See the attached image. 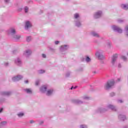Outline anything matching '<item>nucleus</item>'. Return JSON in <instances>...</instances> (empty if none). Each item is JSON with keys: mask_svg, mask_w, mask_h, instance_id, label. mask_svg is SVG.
I'll list each match as a JSON object with an SVG mask.
<instances>
[{"mask_svg": "<svg viewBox=\"0 0 128 128\" xmlns=\"http://www.w3.org/2000/svg\"><path fill=\"white\" fill-rule=\"evenodd\" d=\"M113 110V112H116L118 110V108H116V107L114 106V105L112 104H108L106 108H98L96 110V112L97 114H102V112H106L108 110Z\"/></svg>", "mask_w": 128, "mask_h": 128, "instance_id": "1", "label": "nucleus"}, {"mask_svg": "<svg viewBox=\"0 0 128 128\" xmlns=\"http://www.w3.org/2000/svg\"><path fill=\"white\" fill-rule=\"evenodd\" d=\"M8 32L9 34H11L12 37L13 38L14 40H18L20 38V35L16 34V29L14 28H10V30H8Z\"/></svg>", "mask_w": 128, "mask_h": 128, "instance_id": "2", "label": "nucleus"}, {"mask_svg": "<svg viewBox=\"0 0 128 128\" xmlns=\"http://www.w3.org/2000/svg\"><path fill=\"white\" fill-rule=\"evenodd\" d=\"M114 80H108L106 82V84L104 85V88L105 90H108L110 88H111L112 86H114Z\"/></svg>", "mask_w": 128, "mask_h": 128, "instance_id": "3", "label": "nucleus"}, {"mask_svg": "<svg viewBox=\"0 0 128 128\" xmlns=\"http://www.w3.org/2000/svg\"><path fill=\"white\" fill-rule=\"evenodd\" d=\"M112 29L114 32H118V34H122V29L116 25H113L112 26Z\"/></svg>", "mask_w": 128, "mask_h": 128, "instance_id": "4", "label": "nucleus"}, {"mask_svg": "<svg viewBox=\"0 0 128 128\" xmlns=\"http://www.w3.org/2000/svg\"><path fill=\"white\" fill-rule=\"evenodd\" d=\"M95 54L98 60H104V56L102 52H97Z\"/></svg>", "mask_w": 128, "mask_h": 128, "instance_id": "5", "label": "nucleus"}, {"mask_svg": "<svg viewBox=\"0 0 128 128\" xmlns=\"http://www.w3.org/2000/svg\"><path fill=\"white\" fill-rule=\"evenodd\" d=\"M116 60H118V54H113L111 61V62L113 66H116Z\"/></svg>", "mask_w": 128, "mask_h": 128, "instance_id": "6", "label": "nucleus"}, {"mask_svg": "<svg viewBox=\"0 0 128 128\" xmlns=\"http://www.w3.org/2000/svg\"><path fill=\"white\" fill-rule=\"evenodd\" d=\"M102 15V11H98L94 14V18H100Z\"/></svg>", "mask_w": 128, "mask_h": 128, "instance_id": "7", "label": "nucleus"}, {"mask_svg": "<svg viewBox=\"0 0 128 128\" xmlns=\"http://www.w3.org/2000/svg\"><path fill=\"white\" fill-rule=\"evenodd\" d=\"M22 78H24V76L22 75H17L12 78V80L13 82H18V80H20Z\"/></svg>", "mask_w": 128, "mask_h": 128, "instance_id": "8", "label": "nucleus"}, {"mask_svg": "<svg viewBox=\"0 0 128 128\" xmlns=\"http://www.w3.org/2000/svg\"><path fill=\"white\" fill-rule=\"evenodd\" d=\"M24 56L26 58H28L30 54H32V50H25L23 54Z\"/></svg>", "mask_w": 128, "mask_h": 128, "instance_id": "9", "label": "nucleus"}, {"mask_svg": "<svg viewBox=\"0 0 128 128\" xmlns=\"http://www.w3.org/2000/svg\"><path fill=\"white\" fill-rule=\"evenodd\" d=\"M68 48V45L62 46L60 48V52H66Z\"/></svg>", "mask_w": 128, "mask_h": 128, "instance_id": "10", "label": "nucleus"}, {"mask_svg": "<svg viewBox=\"0 0 128 128\" xmlns=\"http://www.w3.org/2000/svg\"><path fill=\"white\" fill-rule=\"evenodd\" d=\"M118 118L120 120H122L124 122L126 120V115L120 114L118 116Z\"/></svg>", "mask_w": 128, "mask_h": 128, "instance_id": "11", "label": "nucleus"}, {"mask_svg": "<svg viewBox=\"0 0 128 128\" xmlns=\"http://www.w3.org/2000/svg\"><path fill=\"white\" fill-rule=\"evenodd\" d=\"M15 63L19 66H22V62L20 58H17L16 60H15Z\"/></svg>", "mask_w": 128, "mask_h": 128, "instance_id": "12", "label": "nucleus"}, {"mask_svg": "<svg viewBox=\"0 0 128 128\" xmlns=\"http://www.w3.org/2000/svg\"><path fill=\"white\" fill-rule=\"evenodd\" d=\"M30 28H32V24L30 21L26 22L25 24V30H28Z\"/></svg>", "mask_w": 128, "mask_h": 128, "instance_id": "13", "label": "nucleus"}, {"mask_svg": "<svg viewBox=\"0 0 128 128\" xmlns=\"http://www.w3.org/2000/svg\"><path fill=\"white\" fill-rule=\"evenodd\" d=\"M75 26L78 28H80L82 26V22H80V20H74Z\"/></svg>", "mask_w": 128, "mask_h": 128, "instance_id": "14", "label": "nucleus"}, {"mask_svg": "<svg viewBox=\"0 0 128 128\" xmlns=\"http://www.w3.org/2000/svg\"><path fill=\"white\" fill-rule=\"evenodd\" d=\"M0 94L1 96H8L12 94V92H0Z\"/></svg>", "mask_w": 128, "mask_h": 128, "instance_id": "15", "label": "nucleus"}, {"mask_svg": "<svg viewBox=\"0 0 128 128\" xmlns=\"http://www.w3.org/2000/svg\"><path fill=\"white\" fill-rule=\"evenodd\" d=\"M48 90V87L46 85H44L40 88V92H46Z\"/></svg>", "mask_w": 128, "mask_h": 128, "instance_id": "16", "label": "nucleus"}, {"mask_svg": "<svg viewBox=\"0 0 128 128\" xmlns=\"http://www.w3.org/2000/svg\"><path fill=\"white\" fill-rule=\"evenodd\" d=\"M24 90L26 94H32V90L30 88H25L24 89Z\"/></svg>", "mask_w": 128, "mask_h": 128, "instance_id": "17", "label": "nucleus"}, {"mask_svg": "<svg viewBox=\"0 0 128 128\" xmlns=\"http://www.w3.org/2000/svg\"><path fill=\"white\" fill-rule=\"evenodd\" d=\"M52 92H54V90L50 89L47 91L46 94L48 96H52Z\"/></svg>", "mask_w": 128, "mask_h": 128, "instance_id": "18", "label": "nucleus"}, {"mask_svg": "<svg viewBox=\"0 0 128 128\" xmlns=\"http://www.w3.org/2000/svg\"><path fill=\"white\" fill-rule=\"evenodd\" d=\"M74 20H80V14H78V13L74 14Z\"/></svg>", "mask_w": 128, "mask_h": 128, "instance_id": "19", "label": "nucleus"}, {"mask_svg": "<svg viewBox=\"0 0 128 128\" xmlns=\"http://www.w3.org/2000/svg\"><path fill=\"white\" fill-rule=\"evenodd\" d=\"M72 102L74 104H82V102L78 100H72Z\"/></svg>", "mask_w": 128, "mask_h": 128, "instance_id": "20", "label": "nucleus"}, {"mask_svg": "<svg viewBox=\"0 0 128 128\" xmlns=\"http://www.w3.org/2000/svg\"><path fill=\"white\" fill-rule=\"evenodd\" d=\"M92 36H94L95 38H100V34H98V32H92Z\"/></svg>", "mask_w": 128, "mask_h": 128, "instance_id": "21", "label": "nucleus"}, {"mask_svg": "<svg viewBox=\"0 0 128 128\" xmlns=\"http://www.w3.org/2000/svg\"><path fill=\"white\" fill-rule=\"evenodd\" d=\"M121 8L123 10H128V4H122Z\"/></svg>", "mask_w": 128, "mask_h": 128, "instance_id": "22", "label": "nucleus"}, {"mask_svg": "<svg viewBox=\"0 0 128 128\" xmlns=\"http://www.w3.org/2000/svg\"><path fill=\"white\" fill-rule=\"evenodd\" d=\"M6 121H2L0 123V126H6Z\"/></svg>", "mask_w": 128, "mask_h": 128, "instance_id": "23", "label": "nucleus"}, {"mask_svg": "<svg viewBox=\"0 0 128 128\" xmlns=\"http://www.w3.org/2000/svg\"><path fill=\"white\" fill-rule=\"evenodd\" d=\"M24 114L22 112H20L18 114V116L19 118H22V116H24Z\"/></svg>", "mask_w": 128, "mask_h": 128, "instance_id": "24", "label": "nucleus"}, {"mask_svg": "<svg viewBox=\"0 0 128 128\" xmlns=\"http://www.w3.org/2000/svg\"><path fill=\"white\" fill-rule=\"evenodd\" d=\"M118 22L119 24H122V22H124V20L119 19L118 20Z\"/></svg>", "mask_w": 128, "mask_h": 128, "instance_id": "25", "label": "nucleus"}, {"mask_svg": "<svg viewBox=\"0 0 128 128\" xmlns=\"http://www.w3.org/2000/svg\"><path fill=\"white\" fill-rule=\"evenodd\" d=\"M24 12H26H26H28V6L24 7Z\"/></svg>", "mask_w": 128, "mask_h": 128, "instance_id": "26", "label": "nucleus"}, {"mask_svg": "<svg viewBox=\"0 0 128 128\" xmlns=\"http://www.w3.org/2000/svg\"><path fill=\"white\" fill-rule=\"evenodd\" d=\"M86 62H90V57L87 56L86 58Z\"/></svg>", "mask_w": 128, "mask_h": 128, "instance_id": "27", "label": "nucleus"}, {"mask_svg": "<svg viewBox=\"0 0 128 128\" xmlns=\"http://www.w3.org/2000/svg\"><path fill=\"white\" fill-rule=\"evenodd\" d=\"M26 40L27 42H30V40H32V37L30 36H29L26 38Z\"/></svg>", "mask_w": 128, "mask_h": 128, "instance_id": "28", "label": "nucleus"}, {"mask_svg": "<svg viewBox=\"0 0 128 128\" xmlns=\"http://www.w3.org/2000/svg\"><path fill=\"white\" fill-rule=\"evenodd\" d=\"M44 72H45L44 70H39L38 71V74H44Z\"/></svg>", "mask_w": 128, "mask_h": 128, "instance_id": "29", "label": "nucleus"}, {"mask_svg": "<svg viewBox=\"0 0 128 128\" xmlns=\"http://www.w3.org/2000/svg\"><path fill=\"white\" fill-rule=\"evenodd\" d=\"M80 128H88V126L86 125H80Z\"/></svg>", "mask_w": 128, "mask_h": 128, "instance_id": "30", "label": "nucleus"}, {"mask_svg": "<svg viewBox=\"0 0 128 128\" xmlns=\"http://www.w3.org/2000/svg\"><path fill=\"white\" fill-rule=\"evenodd\" d=\"M107 46L108 48H110V46H112V42H108L107 43Z\"/></svg>", "mask_w": 128, "mask_h": 128, "instance_id": "31", "label": "nucleus"}, {"mask_svg": "<svg viewBox=\"0 0 128 128\" xmlns=\"http://www.w3.org/2000/svg\"><path fill=\"white\" fill-rule=\"evenodd\" d=\"M122 60H124L125 62H126V60H127V58H126V56H122Z\"/></svg>", "mask_w": 128, "mask_h": 128, "instance_id": "32", "label": "nucleus"}, {"mask_svg": "<svg viewBox=\"0 0 128 128\" xmlns=\"http://www.w3.org/2000/svg\"><path fill=\"white\" fill-rule=\"evenodd\" d=\"M70 72H68L66 74V78H68V76H70Z\"/></svg>", "mask_w": 128, "mask_h": 128, "instance_id": "33", "label": "nucleus"}, {"mask_svg": "<svg viewBox=\"0 0 128 128\" xmlns=\"http://www.w3.org/2000/svg\"><path fill=\"white\" fill-rule=\"evenodd\" d=\"M110 96H116V93L112 92L110 94Z\"/></svg>", "mask_w": 128, "mask_h": 128, "instance_id": "34", "label": "nucleus"}, {"mask_svg": "<svg viewBox=\"0 0 128 128\" xmlns=\"http://www.w3.org/2000/svg\"><path fill=\"white\" fill-rule=\"evenodd\" d=\"M38 84H40V80H37L36 82V86H38Z\"/></svg>", "mask_w": 128, "mask_h": 128, "instance_id": "35", "label": "nucleus"}, {"mask_svg": "<svg viewBox=\"0 0 128 128\" xmlns=\"http://www.w3.org/2000/svg\"><path fill=\"white\" fill-rule=\"evenodd\" d=\"M42 57L44 58H46V54H42Z\"/></svg>", "mask_w": 128, "mask_h": 128, "instance_id": "36", "label": "nucleus"}, {"mask_svg": "<svg viewBox=\"0 0 128 128\" xmlns=\"http://www.w3.org/2000/svg\"><path fill=\"white\" fill-rule=\"evenodd\" d=\"M84 98V100H88V98H90L89 97H88V96H84V98Z\"/></svg>", "mask_w": 128, "mask_h": 128, "instance_id": "37", "label": "nucleus"}, {"mask_svg": "<svg viewBox=\"0 0 128 128\" xmlns=\"http://www.w3.org/2000/svg\"><path fill=\"white\" fill-rule=\"evenodd\" d=\"M118 102H120V104H122L124 102L122 101V100H118Z\"/></svg>", "mask_w": 128, "mask_h": 128, "instance_id": "38", "label": "nucleus"}, {"mask_svg": "<svg viewBox=\"0 0 128 128\" xmlns=\"http://www.w3.org/2000/svg\"><path fill=\"white\" fill-rule=\"evenodd\" d=\"M54 44H60V41H55Z\"/></svg>", "mask_w": 128, "mask_h": 128, "instance_id": "39", "label": "nucleus"}, {"mask_svg": "<svg viewBox=\"0 0 128 128\" xmlns=\"http://www.w3.org/2000/svg\"><path fill=\"white\" fill-rule=\"evenodd\" d=\"M4 2L6 4H8L10 2V0H4Z\"/></svg>", "mask_w": 128, "mask_h": 128, "instance_id": "40", "label": "nucleus"}, {"mask_svg": "<svg viewBox=\"0 0 128 128\" xmlns=\"http://www.w3.org/2000/svg\"><path fill=\"white\" fill-rule=\"evenodd\" d=\"M50 50H51L52 52H54V49L52 48H50Z\"/></svg>", "mask_w": 128, "mask_h": 128, "instance_id": "41", "label": "nucleus"}, {"mask_svg": "<svg viewBox=\"0 0 128 128\" xmlns=\"http://www.w3.org/2000/svg\"><path fill=\"white\" fill-rule=\"evenodd\" d=\"M34 120H30V124H34Z\"/></svg>", "mask_w": 128, "mask_h": 128, "instance_id": "42", "label": "nucleus"}, {"mask_svg": "<svg viewBox=\"0 0 128 128\" xmlns=\"http://www.w3.org/2000/svg\"><path fill=\"white\" fill-rule=\"evenodd\" d=\"M4 66H8V62L4 63Z\"/></svg>", "mask_w": 128, "mask_h": 128, "instance_id": "43", "label": "nucleus"}, {"mask_svg": "<svg viewBox=\"0 0 128 128\" xmlns=\"http://www.w3.org/2000/svg\"><path fill=\"white\" fill-rule=\"evenodd\" d=\"M2 110H4V108H0V114L1 112H2Z\"/></svg>", "mask_w": 128, "mask_h": 128, "instance_id": "44", "label": "nucleus"}, {"mask_svg": "<svg viewBox=\"0 0 128 128\" xmlns=\"http://www.w3.org/2000/svg\"><path fill=\"white\" fill-rule=\"evenodd\" d=\"M44 124V121L43 120L40 121V124Z\"/></svg>", "mask_w": 128, "mask_h": 128, "instance_id": "45", "label": "nucleus"}, {"mask_svg": "<svg viewBox=\"0 0 128 128\" xmlns=\"http://www.w3.org/2000/svg\"><path fill=\"white\" fill-rule=\"evenodd\" d=\"M77 88L76 86H74V87L72 86V87L71 88V90H72V88H74V89L75 90V88Z\"/></svg>", "mask_w": 128, "mask_h": 128, "instance_id": "46", "label": "nucleus"}, {"mask_svg": "<svg viewBox=\"0 0 128 128\" xmlns=\"http://www.w3.org/2000/svg\"><path fill=\"white\" fill-rule=\"evenodd\" d=\"M118 68H122V65H120V64H118Z\"/></svg>", "mask_w": 128, "mask_h": 128, "instance_id": "47", "label": "nucleus"}, {"mask_svg": "<svg viewBox=\"0 0 128 128\" xmlns=\"http://www.w3.org/2000/svg\"><path fill=\"white\" fill-rule=\"evenodd\" d=\"M22 8H19L18 9V12H22Z\"/></svg>", "mask_w": 128, "mask_h": 128, "instance_id": "48", "label": "nucleus"}, {"mask_svg": "<svg viewBox=\"0 0 128 128\" xmlns=\"http://www.w3.org/2000/svg\"><path fill=\"white\" fill-rule=\"evenodd\" d=\"M25 84H28V80H25L24 81Z\"/></svg>", "mask_w": 128, "mask_h": 128, "instance_id": "49", "label": "nucleus"}, {"mask_svg": "<svg viewBox=\"0 0 128 128\" xmlns=\"http://www.w3.org/2000/svg\"><path fill=\"white\" fill-rule=\"evenodd\" d=\"M117 82H120V78H118L117 80Z\"/></svg>", "mask_w": 128, "mask_h": 128, "instance_id": "50", "label": "nucleus"}, {"mask_svg": "<svg viewBox=\"0 0 128 128\" xmlns=\"http://www.w3.org/2000/svg\"><path fill=\"white\" fill-rule=\"evenodd\" d=\"M4 102V99H3L2 100H0V102Z\"/></svg>", "mask_w": 128, "mask_h": 128, "instance_id": "51", "label": "nucleus"}, {"mask_svg": "<svg viewBox=\"0 0 128 128\" xmlns=\"http://www.w3.org/2000/svg\"><path fill=\"white\" fill-rule=\"evenodd\" d=\"M123 128H128V126H124Z\"/></svg>", "mask_w": 128, "mask_h": 128, "instance_id": "52", "label": "nucleus"}, {"mask_svg": "<svg viewBox=\"0 0 128 128\" xmlns=\"http://www.w3.org/2000/svg\"><path fill=\"white\" fill-rule=\"evenodd\" d=\"M16 52V50H14V51H13V54H15V52Z\"/></svg>", "mask_w": 128, "mask_h": 128, "instance_id": "53", "label": "nucleus"}, {"mask_svg": "<svg viewBox=\"0 0 128 128\" xmlns=\"http://www.w3.org/2000/svg\"><path fill=\"white\" fill-rule=\"evenodd\" d=\"M94 74H96V71H94Z\"/></svg>", "mask_w": 128, "mask_h": 128, "instance_id": "54", "label": "nucleus"}, {"mask_svg": "<svg viewBox=\"0 0 128 128\" xmlns=\"http://www.w3.org/2000/svg\"><path fill=\"white\" fill-rule=\"evenodd\" d=\"M66 0V2H68V0Z\"/></svg>", "mask_w": 128, "mask_h": 128, "instance_id": "55", "label": "nucleus"}, {"mask_svg": "<svg viewBox=\"0 0 128 128\" xmlns=\"http://www.w3.org/2000/svg\"><path fill=\"white\" fill-rule=\"evenodd\" d=\"M127 56H128V54H127Z\"/></svg>", "mask_w": 128, "mask_h": 128, "instance_id": "56", "label": "nucleus"}]
</instances>
